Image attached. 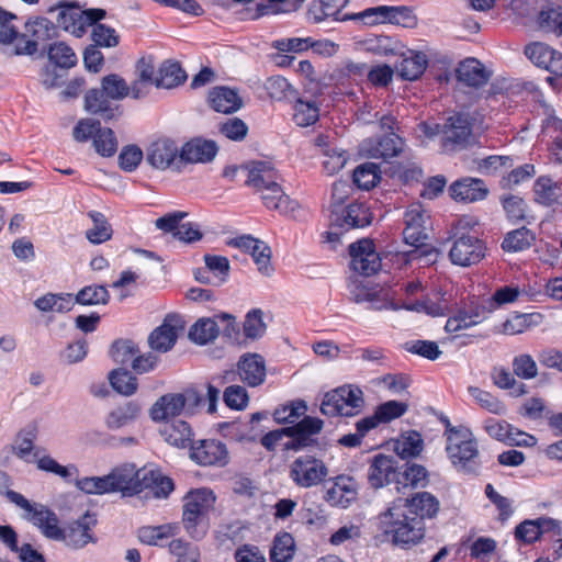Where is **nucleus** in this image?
I'll use <instances>...</instances> for the list:
<instances>
[{
	"label": "nucleus",
	"mask_w": 562,
	"mask_h": 562,
	"mask_svg": "<svg viewBox=\"0 0 562 562\" xmlns=\"http://www.w3.org/2000/svg\"><path fill=\"white\" fill-rule=\"evenodd\" d=\"M403 241L412 246L408 251L378 252L372 239L362 238L349 245L350 267L353 271L370 277L390 260L397 269H405L413 260L422 258V204L415 203L404 213Z\"/></svg>",
	"instance_id": "nucleus-1"
},
{
	"label": "nucleus",
	"mask_w": 562,
	"mask_h": 562,
	"mask_svg": "<svg viewBox=\"0 0 562 562\" xmlns=\"http://www.w3.org/2000/svg\"><path fill=\"white\" fill-rule=\"evenodd\" d=\"M378 537L408 548L422 540V492L398 497L376 518Z\"/></svg>",
	"instance_id": "nucleus-2"
},
{
	"label": "nucleus",
	"mask_w": 562,
	"mask_h": 562,
	"mask_svg": "<svg viewBox=\"0 0 562 562\" xmlns=\"http://www.w3.org/2000/svg\"><path fill=\"white\" fill-rule=\"evenodd\" d=\"M323 427L321 418L304 416L292 426L268 431L261 437L260 443L269 452H274L278 446L285 452H299L317 445L315 436L321 434Z\"/></svg>",
	"instance_id": "nucleus-3"
},
{
	"label": "nucleus",
	"mask_w": 562,
	"mask_h": 562,
	"mask_svg": "<svg viewBox=\"0 0 562 562\" xmlns=\"http://www.w3.org/2000/svg\"><path fill=\"white\" fill-rule=\"evenodd\" d=\"M216 502L214 492L206 487L190 490L182 499L181 522L193 540H202L209 530L210 512Z\"/></svg>",
	"instance_id": "nucleus-4"
},
{
	"label": "nucleus",
	"mask_w": 562,
	"mask_h": 562,
	"mask_svg": "<svg viewBox=\"0 0 562 562\" xmlns=\"http://www.w3.org/2000/svg\"><path fill=\"white\" fill-rule=\"evenodd\" d=\"M446 450L457 472L467 476L480 475L482 462L477 442L469 429L462 428L461 434L449 435Z\"/></svg>",
	"instance_id": "nucleus-5"
},
{
	"label": "nucleus",
	"mask_w": 562,
	"mask_h": 562,
	"mask_svg": "<svg viewBox=\"0 0 562 562\" xmlns=\"http://www.w3.org/2000/svg\"><path fill=\"white\" fill-rule=\"evenodd\" d=\"M374 215L366 201H352L345 206H335L330 214V228L326 232L327 241L339 240V236L355 228H364L373 222Z\"/></svg>",
	"instance_id": "nucleus-6"
},
{
	"label": "nucleus",
	"mask_w": 562,
	"mask_h": 562,
	"mask_svg": "<svg viewBox=\"0 0 562 562\" xmlns=\"http://www.w3.org/2000/svg\"><path fill=\"white\" fill-rule=\"evenodd\" d=\"M364 407L363 392L356 385H342L326 393L321 412L328 417H352L359 415Z\"/></svg>",
	"instance_id": "nucleus-7"
},
{
	"label": "nucleus",
	"mask_w": 562,
	"mask_h": 562,
	"mask_svg": "<svg viewBox=\"0 0 562 562\" xmlns=\"http://www.w3.org/2000/svg\"><path fill=\"white\" fill-rule=\"evenodd\" d=\"M72 136L79 143L92 139L95 151L102 157H112L117 150L114 132L109 127H102L100 121L94 119L79 120L74 127Z\"/></svg>",
	"instance_id": "nucleus-8"
},
{
	"label": "nucleus",
	"mask_w": 562,
	"mask_h": 562,
	"mask_svg": "<svg viewBox=\"0 0 562 562\" xmlns=\"http://www.w3.org/2000/svg\"><path fill=\"white\" fill-rule=\"evenodd\" d=\"M57 36L56 25L43 16L31 18L25 22L24 32L19 34L14 52L16 55L32 56L37 53L38 45Z\"/></svg>",
	"instance_id": "nucleus-9"
},
{
	"label": "nucleus",
	"mask_w": 562,
	"mask_h": 562,
	"mask_svg": "<svg viewBox=\"0 0 562 562\" xmlns=\"http://www.w3.org/2000/svg\"><path fill=\"white\" fill-rule=\"evenodd\" d=\"M486 251V243L477 236L454 234L449 259L452 265L467 268L480 263L485 258Z\"/></svg>",
	"instance_id": "nucleus-10"
},
{
	"label": "nucleus",
	"mask_w": 562,
	"mask_h": 562,
	"mask_svg": "<svg viewBox=\"0 0 562 562\" xmlns=\"http://www.w3.org/2000/svg\"><path fill=\"white\" fill-rule=\"evenodd\" d=\"M327 475L328 469L324 461L308 454L296 458L289 468V477L301 488L317 486Z\"/></svg>",
	"instance_id": "nucleus-11"
},
{
	"label": "nucleus",
	"mask_w": 562,
	"mask_h": 562,
	"mask_svg": "<svg viewBox=\"0 0 562 562\" xmlns=\"http://www.w3.org/2000/svg\"><path fill=\"white\" fill-rule=\"evenodd\" d=\"M493 306H486L477 296L462 301L454 315L448 317L446 329L456 333L482 323L492 313Z\"/></svg>",
	"instance_id": "nucleus-12"
},
{
	"label": "nucleus",
	"mask_w": 562,
	"mask_h": 562,
	"mask_svg": "<svg viewBox=\"0 0 562 562\" xmlns=\"http://www.w3.org/2000/svg\"><path fill=\"white\" fill-rule=\"evenodd\" d=\"M192 403L199 406L203 402V396L196 390H187L184 394L170 393L162 395L151 407L150 416L154 420H169L180 415L186 403Z\"/></svg>",
	"instance_id": "nucleus-13"
},
{
	"label": "nucleus",
	"mask_w": 562,
	"mask_h": 562,
	"mask_svg": "<svg viewBox=\"0 0 562 562\" xmlns=\"http://www.w3.org/2000/svg\"><path fill=\"white\" fill-rule=\"evenodd\" d=\"M190 458L202 467H225L229 453L224 442L217 439H202L190 446Z\"/></svg>",
	"instance_id": "nucleus-14"
},
{
	"label": "nucleus",
	"mask_w": 562,
	"mask_h": 562,
	"mask_svg": "<svg viewBox=\"0 0 562 562\" xmlns=\"http://www.w3.org/2000/svg\"><path fill=\"white\" fill-rule=\"evenodd\" d=\"M227 245L249 254L261 274L269 277L273 273L271 248L265 241L251 235H241L229 239Z\"/></svg>",
	"instance_id": "nucleus-15"
},
{
	"label": "nucleus",
	"mask_w": 562,
	"mask_h": 562,
	"mask_svg": "<svg viewBox=\"0 0 562 562\" xmlns=\"http://www.w3.org/2000/svg\"><path fill=\"white\" fill-rule=\"evenodd\" d=\"M548 532L560 536L561 527L559 521L549 517H539L519 522L515 527L514 538L519 544L530 546Z\"/></svg>",
	"instance_id": "nucleus-16"
},
{
	"label": "nucleus",
	"mask_w": 562,
	"mask_h": 562,
	"mask_svg": "<svg viewBox=\"0 0 562 562\" xmlns=\"http://www.w3.org/2000/svg\"><path fill=\"white\" fill-rule=\"evenodd\" d=\"M97 521L95 515L87 512L77 520L68 524L66 528H63L64 536L61 540L74 549H80L86 547L89 542H94L95 538L92 529L95 527Z\"/></svg>",
	"instance_id": "nucleus-17"
},
{
	"label": "nucleus",
	"mask_w": 562,
	"mask_h": 562,
	"mask_svg": "<svg viewBox=\"0 0 562 562\" xmlns=\"http://www.w3.org/2000/svg\"><path fill=\"white\" fill-rule=\"evenodd\" d=\"M525 55L538 68L562 77V53L546 43L533 42L525 47Z\"/></svg>",
	"instance_id": "nucleus-18"
},
{
	"label": "nucleus",
	"mask_w": 562,
	"mask_h": 562,
	"mask_svg": "<svg viewBox=\"0 0 562 562\" xmlns=\"http://www.w3.org/2000/svg\"><path fill=\"white\" fill-rule=\"evenodd\" d=\"M182 329L181 318L176 314H169L164 319V323L149 335V346L156 351L167 352L175 346L178 334Z\"/></svg>",
	"instance_id": "nucleus-19"
},
{
	"label": "nucleus",
	"mask_w": 562,
	"mask_h": 562,
	"mask_svg": "<svg viewBox=\"0 0 562 562\" xmlns=\"http://www.w3.org/2000/svg\"><path fill=\"white\" fill-rule=\"evenodd\" d=\"M140 470L134 464L125 463L115 467L110 472V483L112 493H121L124 497H131L139 494Z\"/></svg>",
	"instance_id": "nucleus-20"
},
{
	"label": "nucleus",
	"mask_w": 562,
	"mask_h": 562,
	"mask_svg": "<svg viewBox=\"0 0 562 562\" xmlns=\"http://www.w3.org/2000/svg\"><path fill=\"white\" fill-rule=\"evenodd\" d=\"M85 110L109 122L122 114L121 105L115 104L101 88L89 89L85 94Z\"/></svg>",
	"instance_id": "nucleus-21"
},
{
	"label": "nucleus",
	"mask_w": 562,
	"mask_h": 562,
	"mask_svg": "<svg viewBox=\"0 0 562 562\" xmlns=\"http://www.w3.org/2000/svg\"><path fill=\"white\" fill-rule=\"evenodd\" d=\"M397 461L392 456L375 454L369 465L368 482L371 487L378 490L391 483H395Z\"/></svg>",
	"instance_id": "nucleus-22"
},
{
	"label": "nucleus",
	"mask_w": 562,
	"mask_h": 562,
	"mask_svg": "<svg viewBox=\"0 0 562 562\" xmlns=\"http://www.w3.org/2000/svg\"><path fill=\"white\" fill-rule=\"evenodd\" d=\"M475 119L468 112H457L451 115L446 124V140L454 146L465 147L473 135Z\"/></svg>",
	"instance_id": "nucleus-23"
},
{
	"label": "nucleus",
	"mask_w": 562,
	"mask_h": 562,
	"mask_svg": "<svg viewBox=\"0 0 562 562\" xmlns=\"http://www.w3.org/2000/svg\"><path fill=\"white\" fill-rule=\"evenodd\" d=\"M487 194L485 182L479 178L464 177L453 181L449 187V195L456 202L474 203L484 200Z\"/></svg>",
	"instance_id": "nucleus-24"
},
{
	"label": "nucleus",
	"mask_w": 562,
	"mask_h": 562,
	"mask_svg": "<svg viewBox=\"0 0 562 562\" xmlns=\"http://www.w3.org/2000/svg\"><path fill=\"white\" fill-rule=\"evenodd\" d=\"M139 485V494L146 492V496L154 498H167L175 490L172 479L158 469H140Z\"/></svg>",
	"instance_id": "nucleus-25"
},
{
	"label": "nucleus",
	"mask_w": 562,
	"mask_h": 562,
	"mask_svg": "<svg viewBox=\"0 0 562 562\" xmlns=\"http://www.w3.org/2000/svg\"><path fill=\"white\" fill-rule=\"evenodd\" d=\"M147 161L157 169H167L176 161L180 162V149L169 138H158L147 148Z\"/></svg>",
	"instance_id": "nucleus-26"
},
{
	"label": "nucleus",
	"mask_w": 562,
	"mask_h": 562,
	"mask_svg": "<svg viewBox=\"0 0 562 562\" xmlns=\"http://www.w3.org/2000/svg\"><path fill=\"white\" fill-rule=\"evenodd\" d=\"M278 170L266 161H250L248 162L247 177L245 179V186L260 193L267 190L268 187H272L279 183Z\"/></svg>",
	"instance_id": "nucleus-27"
},
{
	"label": "nucleus",
	"mask_w": 562,
	"mask_h": 562,
	"mask_svg": "<svg viewBox=\"0 0 562 562\" xmlns=\"http://www.w3.org/2000/svg\"><path fill=\"white\" fill-rule=\"evenodd\" d=\"M446 279L438 278V284H435L424 295V313L431 316H446L450 312L451 294L448 292Z\"/></svg>",
	"instance_id": "nucleus-28"
},
{
	"label": "nucleus",
	"mask_w": 562,
	"mask_h": 562,
	"mask_svg": "<svg viewBox=\"0 0 562 562\" xmlns=\"http://www.w3.org/2000/svg\"><path fill=\"white\" fill-rule=\"evenodd\" d=\"M240 380L250 387L263 383L266 379L265 359L258 353H246L237 362Z\"/></svg>",
	"instance_id": "nucleus-29"
},
{
	"label": "nucleus",
	"mask_w": 562,
	"mask_h": 562,
	"mask_svg": "<svg viewBox=\"0 0 562 562\" xmlns=\"http://www.w3.org/2000/svg\"><path fill=\"white\" fill-rule=\"evenodd\" d=\"M218 147L214 140L193 138L180 148V162H209L216 156Z\"/></svg>",
	"instance_id": "nucleus-30"
},
{
	"label": "nucleus",
	"mask_w": 562,
	"mask_h": 562,
	"mask_svg": "<svg viewBox=\"0 0 562 562\" xmlns=\"http://www.w3.org/2000/svg\"><path fill=\"white\" fill-rule=\"evenodd\" d=\"M179 525L168 522L158 526H143L137 529L138 540L147 546L169 548V543L179 533Z\"/></svg>",
	"instance_id": "nucleus-31"
},
{
	"label": "nucleus",
	"mask_w": 562,
	"mask_h": 562,
	"mask_svg": "<svg viewBox=\"0 0 562 562\" xmlns=\"http://www.w3.org/2000/svg\"><path fill=\"white\" fill-rule=\"evenodd\" d=\"M457 80L471 88H481L487 83L491 74L476 58L469 57L462 60L454 70Z\"/></svg>",
	"instance_id": "nucleus-32"
},
{
	"label": "nucleus",
	"mask_w": 562,
	"mask_h": 562,
	"mask_svg": "<svg viewBox=\"0 0 562 562\" xmlns=\"http://www.w3.org/2000/svg\"><path fill=\"white\" fill-rule=\"evenodd\" d=\"M357 482L353 477L339 475L333 485L326 491L325 499L334 506L348 507L357 499Z\"/></svg>",
	"instance_id": "nucleus-33"
},
{
	"label": "nucleus",
	"mask_w": 562,
	"mask_h": 562,
	"mask_svg": "<svg viewBox=\"0 0 562 562\" xmlns=\"http://www.w3.org/2000/svg\"><path fill=\"white\" fill-rule=\"evenodd\" d=\"M260 199L268 210L277 211L284 216L293 215L299 209V203L284 193L280 183L261 191Z\"/></svg>",
	"instance_id": "nucleus-34"
},
{
	"label": "nucleus",
	"mask_w": 562,
	"mask_h": 562,
	"mask_svg": "<svg viewBox=\"0 0 562 562\" xmlns=\"http://www.w3.org/2000/svg\"><path fill=\"white\" fill-rule=\"evenodd\" d=\"M442 431L448 437L461 434L462 428L453 427L446 415L432 407H424V439L432 440Z\"/></svg>",
	"instance_id": "nucleus-35"
},
{
	"label": "nucleus",
	"mask_w": 562,
	"mask_h": 562,
	"mask_svg": "<svg viewBox=\"0 0 562 562\" xmlns=\"http://www.w3.org/2000/svg\"><path fill=\"white\" fill-rule=\"evenodd\" d=\"M424 75L439 83H448L452 76V60L438 52L424 53Z\"/></svg>",
	"instance_id": "nucleus-36"
},
{
	"label": "nucleus",
	"mask_w": 562,
	"mask_h": 562,
	"mask_svg": "<svg viewBox=\"0 0 562 562\" xmlns=\"http://www.w3.org/2000/svg\"><path fill=\"white\" fill-rule=\"evenodd\" d=\"M210 106L220 113L229 114L241 108L243 101L236 90L228 87H214L209 92Z\"/></svg>",
	"instance_id": "nucleus-37"
},
{
	"label": "nucleus",
	"mask_w": 562,
	"mask_h": 562,
	"mask_svg": "<svg viewBox=\"0 0 562 562\" xmlns=\"http://www.w3.org/2000/svg\"><path fill=\"white\" fill-rule=\"evenodd\" d=\"M164 439L177 448L190 447L193 442L191 426L182 419H170L165 422L160 429Z\"/></svg>",
	"instance_id": "nucleus-38"
},
{
	"label": "nucleus",
	"mask_w": 562,
	"mask_h": 562,
	"mask_svg": "<svg viewBox=\"0 0 562 562\" xmlns=\"http://www.w3.org/2000/svg\"><path fill=\"white\" fill-rule=\"evenodd\" d=\"M30 520L42 533L53 540H61L63 528L58 525L56 514L44 505H37L30 514Z\"/></svg>",
	"instance_id": "nucleus-39"
},
{
	"label": "nucleus",
	"mask_w": 562,
	"mask_h": 562,
	"mask_svg": "<svg viewBox=\"0 0 562 562\" xmlns=\"http://www.w3.org/2000/svg\"><path fill=\"white\" fill-rule=\"evenodd\" d=\"M59 8L58 25L76 37L83 36L87 32L83 10L76 4H59Z\"/></svg>",
	"instance_id": "nucleus-40"
},
{
	"label": "nucleus",
	"mask_w": 562,
	"mask_h": 562,
	"mask_svg": "<svg viewBox=\"0 0 562 562\" xmlns=\"http://www.w3.org/2000/svg\"><path fill=\"white\" fill-rule=\"evenodd\" d=\"M188 75L177 60L167 59L162 61L157 70L156 87L173 89L187 81Z\"/></svg>",
	"instance_id": "nucleus-41"
},
{
	"label": "nucleus",
	"mask_w": 562,
	"mask_h": 562,
	"mask_svg": "<svg viewBox=\"0 0 562 562\" xmlns=\"http://www.w3.org/2000/svg\"><path fill=\"white\" fill-rule=\"evenodd\" d=\"M48 61L61 70L68 71L78 64V57L66 42L59 41L49 44L46 48Z\"/></svg>",
	"instance_id": "nucleus-42"
},
{
	"label": "nucleus",
	"mask_w": 562,
	"mask_h": 562,
	"mask_svg": "<svg viewBox=\"0 0 562 562\" xmlns=\"http://www.w3.org/2000/svg\"><path fill=\"white\" fill-rule=\"evenodd\" d=\"M535 200L544 205L551 206L559 202L562 195V187L548 176L539 177L533 184Z\"/></svg>",
	"instance_id": "nucleus-43"
},
{
	"label": "nucleus",
	"mask_w": 562,
	"mask_h": 562,
	"mask_svg": "<svg viewBox=\"0 0 562 562\" xmlns=\"http://www.w3.org/2000/svg\"><path fill=\"white\" fill-rule=\"evenodd\" d=\"M542 128L551 138L548 150L553 161L562 165V119L549 115L543 121Z\"/></svg>",
	"instance_id": "nucleus-44"
},
{
	"label": "nucleus",
	"mask_w": 562,
	"mask_h": 562,
	"mask_svg": "<svg viewBox=\"0 0 562 562\" xmlns=\"http://www.w3.org/2000/svg\"><path fill=\"white\" fill-rule=\"evenodd\" d=\"M364 44L368 52L379 56L398 55L404 47L397 37L384 34L369 37Z\"/></svg>",
	"instance_id": "nucleus-45"
},
{
	"label": "nucleus",
	"mask_w": 562,
	"mask_h": 562,
	"mask_svg": "<svg viewBox=\"0 0 562 562\" xmlns=\"http://www.w3.org/2000/svg\"><path fill=\"white\" fill-rule=\"evenodd\" d=\"M140 405L137 402L130 401L110 412L106 417V426L110 429H119L135 420L140 414Z\"/></svg>",
	"instance_id": "nucleus-46"
},
{
	"label": "nucleus",
	"mask_w": 562,
	"mask_h": 562,
	"mask_svg": "<svg viewBox=\"0 0 562 562\" xmlns=\"http://www.w3.org/2000/svg\"><path fill=\"white\" fill-rule=\"evenodd\" d=\"M394 451L402 460L419 456L422 452V435L416 430L402 434L394 442Z\"/></svg>",
	"instance_id": "nucleus-47"
},
{
	"label": "nucleus",
	"mask_w": 562,
	"mask_h": 562,
	"mask_svg": "<svg viewBox=\"0 0 562 562\" xmlns=\"http://www.w3.org/2000/svg\"><path fill=\"white\" fill-rule=\"evenodd\" d=\"M292 119L297 126H311L319 119V108L313 100L297 98L293 104Z\"/></svg>",
	"instance_id": "nucleus-48"
},
{
	"label": "nucleus",
	"mask_w": 562,
	"mask_h": 562,
	"mask_svg": "<svg viewBox=\"0 0 562 562\" xmlns=\"http://www.w3.org/2000/svg\"><path fill=\"white\" fill-rule=\"evenodd\" d=\"M295 541L291 533L284 531L278 533L270 549L271 562H290L295 554Z\"/></svg>",
	"instance_id": "nucleus-49"
},
{
	"label": "nucleus",
	"mask_w": 562,
	"mask_h": 562,
	"mask_svg": "<svg viewBox=\"0 0 562 562\" xmlns=\"http://www.w3.org/2000/svg\"><path fill=\"white\" fill-rule=\"evenodd\" d=\"M403 144V139L392 132L376 140L375 145L372 147L371 155L374 158H381L386 161L401 154Z\"/></svg>",
	"instance_id": "nucleus-50"
},
{
	"label": "nucleus",
	"mask_w": 562,
	"mask_h": 562,
	"mask_svg": "<svg viewBox=\"0 0 562 562\" xmlns=\"http://www.w3.org/2000/svg\"><path fill=\"white\" fill-rule=\"evenodd\" d=\"M88 216L93 223V227L86 232L87 239L95 245L111 239L113 229L105 215L99 211H90Z\"/></svg>",
	"instance_id": "nucleus-51"
},
{
	"label": "nucleus",
	"mask_w": 562,
	"mask_h": 562,
	"mask_svg": "<svg viewBox=\"0 0 562 562\" xmlns=\"http://www.w3.org/2000/svg\"><path fill=\"white\" fill-rule=\"evenodd\" d=\"M536 240L535 234L525 226L507 233L502 243L505 251L516 252L528 249Z\"/></svg>",
	"instance_id": "nucleus-52"
},
{
	"label": "nucleus",
	"mask_w": 562,
	"mask_h": 562,
	"mask_svg": "<svg viewBox=\"0 0 562 562\" xmlns=\"http://www.w3.org/2000/svg\"><path fill=\"white\" fill-rule=\"evenodd\" d=\"M217 323L211 318L198 319L189 330V337L199 345H206L218 336Z\"/></svg>",
	"instance_id": "nucleus-53"
},
{
	"label": "nucleus",
	"mask_w": 562,
	"mask_h": 562,
	"mask_svg": "<svg viewBox=\"0 0 562 562\" xmlns=\"http://www.w3.org/2000/svg\"><path fill=\"white\" fill-rule=\"evenodd\" d=\"M540 317L537 313L519 314L515 313L502 323L501 333L505 335H518L528 330L538 324Z\"/></svg>",
	"instance_id": "nucleus-54"
},
{
	"label": "nucleus",
	"mask_w": 562,
	"mask_h": 562,
	"mask_svg": "<svg viewBox=\"0 0 562 562\" xmlns=\"http://www.w3.org/2000/svg\"><path fill=\"white\" fill-rule=\"evenodd\" d=\"M380 167L374 162L358 166L352 173L353 183L362 190H370L380 181Z\"/></svg>",
	"instance_id": "nucleus-55"
},
{
	"label": "nucleus",
	"mask_w": 562,
	"mask_h": 562,
	"mask_svg": "<svg viewBox=\"0 0 562 562\" xmlns=\"http://www.w3.org/2000/svg\"><path fill=\"white\" fill-rule=\"evenodd\" d=\"M138 353V346L130 339H117L110 349L111 358L122 366L132 364Z\"/></svg>",
	"instance_id": "nucleus-56"
},
{
	"label": "nucleus",
	"mask_w": 562,
	"mask_h": 562,
	"mask_svg": "<svg viewBox=\"0 0 562 562\" xmlns=\"http://www.w3.org/2000/svg\"><path fill=\"white\" fill-rule=\"evenodd\" d=\"M109 381L111 386L122 395L130 396L137 391V379L125 369L112 370Z\"/></svg>",
	"instance_id": "nucleus-57"
},
{
	"label": "nucleus",
	"mask_w": 562,
	"mask_h": 562,
	"mask_svg": "<svg viewBox=\"0 0 562 562\" xmlns=\"http://www.w3.org/2000/svg\"><path fill=\"white\" fill-rule=\"evenodd\" d=\"M263 87L268 95L276 101H283L296 93L288 79L280 75L268 77Z\"/></svg>",
	"instance_id": "nucleus-58"
},
{
	"label": "nucleus",
	"mask_w": 562,
	"mask_h": 562,
	"mask_svg": "<svg viewBox=\"0 0 562 562\" xmlns=\"http://www.w3.org/2000/svg\"><path fill=\"white\" fill-rule=\"evenodd\" d=\"M493 383L503 390H512V394L519 396L526 393V385L517 383L513 373L504 367H495L491 372Z\"/></svg>",
	"instance_id": "nucleus-59"
},
{
	"label": "nucleus",
	"mask_w": 562,
	"mask_h": 562,
	"mask_svg": "<svg viewBox=\"0 0 562 562\" xmlns=\"http://www.w3.org/2000/svg\"><path fill=\"white\" fill-rule=\"evenodd\" d=\"M110 300V293L104 285H87L82 288L75 296L76 303L80 305L106 304Z\"/></svg>",
	"instance_id": "nucleus-60"
},
{
	"label": "nucleus",
	"mask_w": 562,
	"mask_h": 562,
	"mask_svg": "<svg viewBox=\"0 0 562 562\" xmlns=\"http://www.w3.org/2000/svg\"><path fill=\"white\" fill-rule=\"evenodd\" d=\"M112 101L123 100L128 97L130 89L124 78L117 74H110L101 79L100 87Z\"/></svg>",
	"instance_id": "nucleus-61"
},
{
	"label": "nucleus",
	"mask_w": 562,
	"mask_h": 562,
	"mask_svg": "<svg viewBox=\"0 0 562 562\" xmlns=\"http://www.w3.org/2000/svg\"><path fill=\"white\" fill-rule=\"evenodd\" d=\"M37 437V426L29 425L21 429L14 440L13 451L20 459L26 458L34 449V441Z\"/></svg>",
	"instance_id": "nucleus-62"
},
{
	"label": "nucleus",
	"mask_w": 562,
	"mask_h": 562,
	"mask_svg": "<svg viewBox=\"0 0 562 562\" xmlns=\"http://www.w3.org/2000/svg\"><path fill=\"white\" fill-rule=\"evenodd\" d=\"M92 45L102 48H113L120 44V35L116 30L106 24H97L90 34Z\"/></svg>",
	"instance_id": "nucleus-63"
},
{
	"label": "nucleus",
	"mask_w": 562,
	"mask_h": 562,
	"mask_svg": "<svg viewBox=\"0 0 562 562\" xmlns=\"http://www.w3.org/2000/svg\"><path fill=\"white\" fill-rule=\"evenodd\" d=\"M539 26L562 36V5L542 9L538 15Z\"/></svg>",
	"instance_id": "nucleus-64"
}]
</instances>
